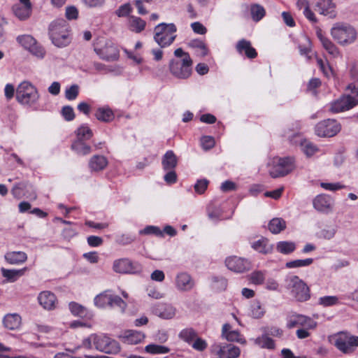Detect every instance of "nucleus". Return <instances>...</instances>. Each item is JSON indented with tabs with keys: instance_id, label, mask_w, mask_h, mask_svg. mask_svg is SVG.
I'll list each match as a JSON object with an SVG mask.
<instances>
[{
	"instance_id": "obj_45",
	"label": "nucleus",
	"mask_w": 358,
	"mask_h": 358,
	"mask_svg": "<svg viewBox=\"0 0 358 358\" xmlns=\"http://www.w3.org/2000/svg\"><path fill=\"white\" fill-rule=\"evenodd\" d=\"M145 350L146 352L152 355H162L170 352V349L168 347L156 344L148 345L145 346Z\"/></svg>"
},
{
	"instance_id": "obj_16",
	"label": "nucleus",
	"mask_w": 358,
	"mask_h": 358,
	"mask_svg": "<svg viewBox=\"0 0 358 358\" xmlns=\"http://www.w3.org/2000/svg\"><path fill=\"white\" fill-rule=\"evenodd\" d=\"M225 264L229 270L236 273L245 272L251 267V264L248 259L236 256L227 258Z\"/></svg>"
},
{
	"instance_id": "obj_55",
	"label": "nucleus",
	"mask_w": 358,
	"mask_h": 358,
	"mask_svg": "<svg viewBox=\"0 0 358 358\" xmlns=\"http://www.w3.org/2000/svg\"><path fill=\"white\" fill-rule=\"evenodd\" d=\"M265 280V274L260 271H254L250 274V280L253 284L261 285Z\"/></svg>"
},
{
	"instance_id": "obj_15",
	"label": "nucleus",
	"mask_w": 358,
	"mask_h": 358,
	"mask_svg": "<svg viewBox=\"0 0 358 358\" xmlns=\"http://www.w3.org/2000/svg\"><path fill=\"white\" fill-rule=\"evenodd\" d=\"M211 352L219 358H238L241 355L240 348L232 344H214L211 346Z\"/></svg>"
},
{
	"instance_id": "obj_49",
	"label": "nucleus",
	"mask_w": 358,
	"mask_h": 358,
	"mask_svg": "<svg viewBox=\"0 0 358 358\" xmlns=\"http://www.w3.org/2000/svg\"><path fill=\"white\" fill-rule=\"evenodd\" d=\"M141 235H155L158 237H163L164 232L159 227L155 226H147L143 229L139 231Z\"/></svg>"
},
{
	"instance_id": "obj_19",
	"label": "nucleus",
	"mask_w": 358,
	"mask_h": 358,
	"mask_svg": "<svg viewBox=\"0 0 358 358\" xmlns=\"http://www.w3.org/2000/svg\"><path fill=\"white\" fill-rule=\"evenodd\" d=\"M221 336L229 342H236L245 344L246 341L240 331L232 328L231 325L226 323L222 326Z\"/></svg>"
},
{
	"instance_id": "obj_44",
	"label": "nucleus",
	"mask_w": 358,
	"mask_h": 358,
	"mask_svg": "<svg viewBox=\"0 0 358 358\" xmlns=\"http://www.w3.org/2000/svg\"><path fill=\"white\" fill-rule=\"evenodd\" d=\"M301 148L303 152L308 157L319 152V148L315 144L306 140L301 142Z\"/></svg>"
},
{
	"instance_id": "obj_22",
	"label": "nucleus",
	"mask_w": 358,
	"mask_h": 358,
	"mask_svg": "<svg viewBox=\"0 0 358 358\" xmlns=\"http://www.w3.org/2000/svg\"><path fill=\"white\" fill-rule=\"evenodd\" d=\"M236 49L240 55H245L250 59H255L257 56V52L252 46L251 42L245 39L238 41L236 43Z\"/></svg>"
},
{
	"instance_id": "obj_60",
	"label": "nucleus",
	"mask_w": 358,
	"mask_h": 358,
	"mask_svg": "<svg viewBox=\"0 0 358 358\" xmlns=\"http://www.w3.org/2000/svg\"><path fill=\"white\" fill-rule=\"evenodd\" d=\"M62 115L67 121H71L75 117L74 111L72 107L69 106H64L62 109Z\"/></svg>"
},
{
	"instance_id": "obj_5",
	"label": "nucleus",
	"mask_w": 358,
	"mask_h": 358,
	"mask_svg": "<svg viewBox=\"0 0 358 358\" xmlns=\"http://www.w3.org/2000/svg\"><path fill=\"white\" fill-rule=\"evenodd\" d=\"M332 339L334 346L344 354L352 353L358 347V336L347 331L337 333Z\"/></svg>"
},
{
	"instance_id": "obj_35",
	"label": "nucleus",
	"mask_w": 358,
	"mask_h": 358,
	"mask_svg": "<svg viewBox=\"0 0 358 358\" xmlns=\"http://www.w3.org/2000/svg\"><path fill=\"white\" fill-rule=\"evenodd\" d=\"M252 248L256 251L263 254L269 253L273 249L272 245L269 244L268 239L264 237L254 241L252 243Z\"/></svg>"
},
{
	"instance_id": "obj_6",
	"label": "nucleus",
	"mask_w": 358,
	"mask_h": 358,
	"mask_svg": "<svg viewBox=\"0 0 358 358\" xmlns=\"http://www.w3.org/2000/svg\"><path fill=\"white\" fill-rule=\"evenodd\" d=\"M94 303L99 308L117 306L122 311L127 307V303L119 296L113 294L110 289L105 290L97 294L94 299Z\"/></svg>"
},
{
	"instance_id": "obj_31",
	"label": "nucleus",
	"mask_w": 358,
	"mask_h": 358,
	"mask_svg": "<svg viewBox=\"0 0 358 358\" xmlns=\"http://www.w3.org/2000/svg\"><path fill=\"white\" fill-rule=\"evenodd\" d=\"M27 270V267H24L21 269H6L2 268L1 273L8 282H13L17 280L20 277L23 276Z\"/></svg>"
},
{
	"instance_id": "obj_64",
	"label": "nucleus",
	"mask_w": 358,
	"mask_h": 358,
	"mask_svg": "<svg viewBox=\"0 0 358 358\" xmlns=\"http://www.w3.org/2000/svg\"><path fill=\"white\" fill-rule=\"evenodd\" d=\"M208 185L207 180H199L194 185L195 191L199 194H202L205 192Z\"/></svg>"
},
{
	"instance_id": "obj_32",
	"label": "nucleus",
	"mask_w": 358,
	"mask_h": 358,
	"mask_svg": "<svg viewBox=\"0 0 358 358\" xmlns=\"http://www.w3.org/2000/svg\"><path fill=\"white\" fill-rule=\"evenodd\" d=\"M5 259L10 264H20L27 261V255L21 251L8 252L5 255Z\"/></svg>"
},
{
	"instance_id": "obj_58",
	"label": "nucleus",
	"mask_w": 358,
	"mask_h": 358,
	"mask_svg": "<svg viewBox=\"0 0 358 358\" xmlns=\"http://www.w3.org/2000/svg\"><path fill=\"white\" fill-rule=\"evenodd\" d=\"M208 346L206 341L201 338H196L193 341L192 347L198 351H203Z\"/></svg>"
},
{
	"instance_id": "obj_43",
	"label": "nucleus",
	"mask_w": 358,
	"mask_h": 358,
	"mask_svg": "<svg viewBox=\"0 0 358 358\" xmlns=\"http://www.w3.org/2000/svg\"><path fill=\"white\" fill-rule=\"evenodd\" d=\"M276 249L279 252L287 255L295 250L296 245L291 241H280L278 243Z\"/></svg>"
},
{
	"instance_id": "obj_9",
	"label": "nucleus",
	"mask_w": 358,
	"mask_h": 358,
	"mask_svg": "<svg viewBox=\"0 0 358 358\" xmlns=\"http://www.w3.org/2000/svg\"><path fill=\"white\" fill-rule=\"evenodd\" d=\"M331 34L333 38L341 45L350 44L357 38L355 29L352 27L345 24L335 26L331 29Z\"/></svg>"
},
{
	"instance_id": "obj_37",
	"label": "nucleus",
	"mask_w": 358,
	"mask_h": 358,
	"mask_svg": "<svg viewBox=\"0 0 358 358\" xmlns=\"http://www.w3.org/2000/svg\"><path fill=\"white\" fill-rule=\"evenodd\" d=\"M85 141L76 140L71 145V149L77 154L86 155L90 153L91 147L86 144Z\"/></svg>"
},
{
	"instance_id": "obj_27",
	"label": "nucleus",
	"mask_w": 358,
	"mask_h": 358,
	"mask_svg": "<svg viewBox=\"0 0 358 358\" xmlns=\"http://www.w3.org/2000/svg\"><path fill=\"white\" fill-rule=\"evenodd\" d=\"M120 338L124 343L135 345L141 343L145 338V335L141 331L127 330L125 331Z\"/></svg>"
},
{
	"instance_id": "obj_10",
	"label": "nucleus",
	"mask_w": 358,
	"mask_h": 358,
	"mask_svg": "<svg viewBox=\"0 0 358 358\" xmlns=\"http://www.w3.org/2000/svg\"><path fill=\"white\" fill-rule=\"evenodd\" d=\"M341 129V124L336 120L327 119L318 122L315 132L320 137H333Z\"/></svg>"
},
{
	"instance_id": "obj_48",
	"label": "nucleus",
	"mask_w": 358,
	"mask_h": 358,
	"mask_svg": "<svg viewBox=\"0 0 358 358\" xmlns=\"http://www.w3.org/2000/svg\"><path fill=\"white\" fill-rule=\"evenodd\" d=\"M179 336L184 341L190 343L196 338L197 334L193 329L189 328L181 331Z\"/></svg>"
},
{
	"instance_id": "obj_63",
	"label": "nucleus",
	"mask_w": 358,
	"mask_h": 358,
	"mask_svg": "<svg viewBox=\"0 0 358 358\" xmlns=\"http://www.w3.org/2000/svg\"><path fill=\"white\" fill-rule=\"evenodd\" d=\"M201 144L204 150H209L214 146L215 141L211 136H203L201 139Z\"/></svg>"
},
{
	"instance_id": "obj_50",
	"label": "nucleus",
	"mask_w": 358,
	"mask_h": 358,
	"mask_svg": "<svg viewBox=\"0 0 358 358\" xmlns=\"http://www.w3.org/2000/svg\"><path fill=\"white\" fill-rule=\"evenodd\" d=\"M351 75L355 81L348 85V89L351 91L353 98L355 99L357 105L358 104V76L355 75L353 70H351Z\"/></svg>"
},
{
	"instance_id": "obj_8",
	"label": "nucleus",
	"mask_w": 358,
	"mask_h": 358,
	"mask_svg": "<svg viewBox=\"0 0 358 358\" xmlns=\"http://www.w3.org/2000/svg\"><path fill=\"white\" fill-rule=\"evenodd\" d=\"M192 61L172 59L169 62V69L171 74L178 79H187L192 72Z\"/></svg>"
},
{
	"instance_id": "obj_42",
	"label": "nucleus",
	"mask_w": 358,
	"mask_h": 358,
	"mask_svg": "<svg viewBox=\"0 0 358 358\" xmlns=\"http://www.w3.org/2000/svg\"><path fill=\"white\" fill-rule=\"evenodd\" d=\"M250 10L252 18L255 22H259L261 20L266 14V11L264 7L259 4L251 5Z\"/></svg>"
},
{
	"instance_id": "obj_1",
	"label": "nucleus",
	"mask_w": 358,
	"mask_h": 358,
	"mask_svg": "<svg viewBox=\"0 0 358 358\" xmlns=\"http://www.w3.org/2000/svg\"><path fill=\"white\" fill-rule=\"evenodd\" d=\"M49 36L52 43L58 48L67 46L71 41L69 26L63 20L53 21L49 26Z\"/></svg>"
},
{
	"instance_id": "obj_33",
	"label": "nucleus",
	"mask_w": 358,
	"mask_h": 358,
	"mask_svg": "<svg viewBox=\"0 0 358 358\" xmlns=\"http://www.w3.org/2000/svg\"><path fill=\"white\" fill-rule=\"evenodd\" d=\"M177 157L172 150L167 151L162 158V166L166 171L173 170L177 166Z\"/></svg>"
},
{
	"instance_id": "obj_46",
	"label": "nucleus",
	"mask_w": 358,
	"mask_h": 358,
	"mask_svg": "<svg viewBox=\"0 0 358 358\" xmlns=\"http://www.w3.org/2000/svg\"><path fill=\"white\" fill-rule=\"evenodd\" d=\"M313 262V259L312 258H308L305 259H295L290 262H287L285 264V266L287 268L306 267L312 264Z\"/></svg>"
},
{
	"instance_id": "obj_3",
	"label": "nucleus",
	"mask_w": 358,
	"mask_h": 358,
	"mask_svg": "<svg viewBox=\"0 0 358 358\" xmlns=\"http://www.w3.org/2000/svg\"><path fill=\"white\" fill-rule=\"evenodd\" d=\"M177 27L173 23H160L154 29V39L161 47L170 46L176 38Z\"/></svg>"
},
{
	"instance_id": "obj_12",
	"label": "nucleus",
	"mask_w": 358,
	"mask_h": 358,
	"mask_svg": "<svg viewBox=\"0 0 358 358\" xmlns=\"http://www.w3.org/2000/svg\"><path fill=\"white\" fill-rule=\"evenodd\" d=\"M96 349L108 354H117L120 350L119 343L106 335L96 334Z\"/></svg>"
},
{
	"instance_id": "obj_59",
	"label": "nucleus",
	"mask_w": 358,
	"mask_h": 358,
	"mask_svg": "<svg viewBox=\"0 0 358 358\" xmlns=\"http://www.w3.org/2000/svg\"><path fill=\"white\" fill-rule=\"evenodd\" d=\"M135 240L136 237L131 234H122L117 238V242L120 245H125L133 243Z\"/></svg>"
},
{
	"instance_id": "obj_28",
	"label": "nucleus",
	"mask_w": 358,
	"mask_h": 358,
	"mask_svg": "<svg viewBox=\"0 0 358 358\" xmlns=\"http://www.w3.org/2000/svg\"><path fill=\"white\" fill-rule=\"evenodd\" d=\"M127 26L130 31L139 34L145 29L146 22L139 17L130 15L127 20Z\"/></svg>"
},
{
	"instance_id": "obj_36",
	"label": "nucleus",
	"mask_w": 358,
	"mask_h": 358,
	"mask_svg": "<svg viewBox=\"0 0 358 358\" xmlns=\"http://www.w3.org/2000/svg\"><path fill=\"white\" fill-rule=\"evenodd\" d=\"M319 38L322 46L329 55L333 57H338L340 55V52L337 47L329 39L321 35L319 36Z\"/></svg>"
},
{
	"instance_id": "obj_26",
	"label": "nucleus",
	"mask_w": 358,
	"mask_h": 358,
	"mask_svg": "<svg viewBox=\"0 0 358 358\" xmlns=\"http://www.w3.org/2000/svg\"><path fill=\"white\" fill-rule=\"evenodd\" d=\"M2 323L6 329L17 330L21 327L22 317L18 313H8L3 316Z\"/></svg>"
},
{
	"instance_id": "obj_30",
	"label": "nucleus",
	"mask_w": 358,
	"mask_h": 358,
	"mask_svg": "<svg viewBox=\"0 0 358 358\" xmlns=\"http://www.w3.org/2000/svg\"><path fill=\"white\" fill-rule=\"evenodd\" d=\"M96 118L103 122H110L115 118L113 111L108 106H103L98 108L94 113Z\"/></svg>"
},
{
	"instance_id": "obj_20",
	"label": "nucleus",
	"mask_w": 358,
	"mask_h": 358,
	"mask_svg": "<svg viewBox=\"0 0 358 358\" xmlns=\"http://www.w3.org/2000/svg\"><path fill=\"white\" fill-rule=\"evenodd\" d=\"M15 15L20 20H25L31 14L32 5L30 0H20V3L13 7Z\"/></svg>"
},
{
	"instance_id": "obj_47",
	"label": "nucleus",
	"mask_w": 358,
	"mask_h": 358,
	"mask_svg": "<svg viewBox=\"0 0 358 358\" xmlns=\"http://www.w3.org/2000/svg\"><path fill=\"white\" fill-rule=\"evenodd\" d=\"M69 306L70 311L75 316L84 317L87 315V309L76 302H71Z\"/></svg>"
},
{
	"instance_id": "obj_57",
	"label": "nucleus",
	"mask_w": 358,
	"mask_h": 358,
	"mask_svg": "<svg viewBox=\"0 0 358 358\" xmlns=\"http://www.w3.org/2000/svg\"><path fill=\"white\" fill-rule=\"evenodd\" d=\"M78 85H72L69 88L66 89L65 92L66 98L68 100H74L78 95Z\"/></svg>"
},
{
	"instance_id": "obj_40",
	"label": "nucleus",
	"mask_w": 358,
	"mask_h": 358,
	"mask_svg": "<svg viewBox=\"0 0 358 358\" xmlns=\"http://www.w3.org/2000/svg\"><path fill=\"white\" fill-rule=\"evenodd\" d=\"M77 140L87 141L93 136V132L87 124H83L76 131Z\"/></svg>"
},
{
	"instance_id": "obj_25",
	"label": "nucleus",
	"mask_w": 358,
	"mask_h": 358,
	"mask_svg": "<svg viewBox=\"0 0 358 358\" xmlns=\"http://www.w3.org/2000/svg\"><path fill=\"white\" fill-rule=\"evenodd\" d=\"M38 301L40 305L46 310H52L56 307L57 298L50 291H43L38 296Z\"/></svg>"
},
{
	"instance_id": "obj_52",
	"label": "nucleus",
	"mask_w": 358,
	"mask_h": 358,
	"mask_svg": "<svg viewBox=\"0 0 358 358\" xmlns=\"http://www.w3.org/2000/svg\"><path fill=\"white\" fill-rule=\"evenodd\" d=\"M317 64L320 67L321 71L326 77L329 78L331 76L333 75L332 69L329 65L327 61H324L322 59L320 58H317Z\"/></svg>"
},
{
	"instance_id": "obj_7",
	"label": "nucleus",
	"mask_w": 358,
	"mask_h": 358,
	"mask_svg": "<svg viewBox=\"0 0 358 358\" xmlns=\"http://www.w3.org/2000/svg\"><path fill=\"white\" fill-rule=\"evenodd\" d=\"M295 169L292 157H274L270 165L269 173L272 178L283 177Z\"/></svg>"
},
{
	"instance_id": "obj_11",
	"label": "nucleus",
	"mask_w": 358,
	"mask_h": 358,
	"mask_svg": "<svg viewBox=\"0 0 358 358\" xmlns=\"http://www.w3.org/2000/svg\"><path fill=\"white\" fill-rule=\"evenodd\" d=\"M114 271L120 273H138L142 271V266L138 262H134L127 258H122L114 261Z\"/></svg>"
},
{
	"instance_id": "obj_51",
	"label": "nucleus",
	"mask_w": 358,
	"mask_h": 358,
	"mask_svg": "<svg viewBox=\"0 0 358 358\" xmlns=\"http://www.w3.org/2000/svg\"><path fill=\"white\" fill-rule=\"evenodd\" d=\"M133 8L129 3H126L121 5L115 12V15L119 17L130 16Z\"/></svg>"
},
{
	"instance_id": "obj_53",
	"label": "nucleus",
	"mask_w": 358,
	"mask_h": 358,
	"mask_svg": "<svg viewBox=\"0 0 358 358\" xmlns=\"http://www.w3.org/2000/svg\"><path fill=\"white\" fill-rule=\"evenodd\" d=\"M338 303V297L336 296H325L319 299V304L324 306H332Z\"/></svg>"
},
{
	"instance_id": "obj_21",
	"label": "nucleus",
	"mask_w": 358,
	"mask_h": 358,
	"mask_svg": "<svg viewBox=\"0 0 358 358\" xmlns=\"http://www.w3.org/2000/svg\"><path fill=\"white\" fill-rule=\"evenodd\" d=\"M176 288L182 292H188L194 287V281L189 274L185 272L178 273L176 278Z\"/></svg>"
},
{
	"instance_id": "obj_23",
	"label": "nucleus",
	"mask_w": 358,
	"mask_h": 358,
	"mask_svg": "<svg viewBox=\"0 0 358 358\" xmlns=\"http://www.w3.org/2000/svg\"><path fill=\"white\" fill-rule=\"evenodd\" d=\"M313 206L318 211L328 213L332 210V199L326 194H320L314 199Z\"/></svg>"
},
{
	"instance_id": "obj_14",
	"label": "nucleus",
	"mask_w": 358,
	"mask_h": 358,
	"mask_svg": "<svg viewBox=\"0 0 358 358\" xmlns=\"http://www.w3.org/2000/svg\"><path fill=\"white\" fill-rule=\"evenodd\" d=\"M17 41L32 55L38 58H43L45 55L44 49L37 43L36 41L31 35H22L17 38Z\"/></svg>"
},
{
	"instance_id": "obj_61",
	"label": "nucleus",
	"mask_w": 358,
	"mask_h": 358,
	"mask_svg": "<svg viewBox=\"0 0 358 358\" xmlns=\"http://www.w3.org/2000/svg\"><path fill=\"white\" fill-rule=\"evenodd\" d=\"M96 334H92L87 338L84 339L83 341V347L92 349L94 348L96 349Z\"/></svg>"
},
{
	"instance_id": "obj_29",
	"label": "nucleus",
	"mask_w": 358,
	"mask_h": 358,
	"mask_svg": "<svg viewBox=\"0 0 358 358\" xmlns=\"http://www.w3.org/2000/svg\"><path fill=\"white\" fill-rule=\"evenodd\" d=\"M316 6L320 14L327 15L329 17H335V6L331 0H317Z\"/></svg>"
},
{
	"instance_id": "obj_39",
	"label": "nucleus",
	"mask_w": 358,
	"mask_h": 358,
	"mask_svg": "<svg viewBox=\"0 0 358 358\" xmlns=\"http://www.w3.org/2000/svg\"><path fill=\"white\" fill-rule=\"evenodd\" d=\"M286 227V223L282 218H273L268 224V229L273 234H278Z\"/></svg>"
},
{
	"instance_id": "obj_18",
	"label": "nucleus",
	"mask_w": 358,
	"mask_h": 358,
	"mask_svg": "<svg viewBox=\"0 0 358 358\" xmlns=\"http://www.w3.org/2000/svg\"><path fill=\"white\" fill-rule=\"evenodd\" d=\"M302 326L307 329H313L316 327V322L310 317L302 315L294 314L287 319V327L292 329L296 327Z\"/></svg>"
},
{
	"instance_id": "obj_2",
	"label": "nucleus",
	"mask_w": 358,
	"mask_h": 358,
	"mask_svg": "<svg viewBox=\"0 0 358 358\" xmlns=\"http://www.w3.org/2000/svg\"><path fill=\"white\" fill-rule=\"evenodd\" d=\"M16 100L22 105L38 110L36 104L40 98L37 88L29 81L22 82L16 89Z\"/></svg>"
},
{
	"instance_id": "obj_54",
	"label": "nucleus",
	"mask_w": 358,
	"mask_h": 358,
	"mask_svg": "<svg viewBox=\"0 0 358 358\" xmlns=\"http://www.w3.org/2000/svg\"><path fill=\"white\" fill-rule=\"evenodd\" d=\"M336 232V229L333 227H330L320 230L317 233V236L319 238L329 240L334 237Z\"/></svg>"
},
{
	"instance_id": "obj_24",
	"label": "nucleus",
	"mask_w": 358,
	"mask_h": 358,
	"mask_svg": "<svg viewBox=\"0 0 358 358\" xmlns=\"http://www.w3.org/2000/svg\"><path fill=\"white\" fill-rule=\"evenodd\" d=\"M152 313L163 319H171L176 315V309L170 304L158 303L152 308Z\"/></svg>"
},
{
	"instance_id": "obj_62",
	"label": "nucleus",
	"mask_w": 358,
	"mask_h": 358,
	"mask_svg": "<svg viewBox=\"0 0 358 358\" xmlns=\"http://www.w3.org/2000/svg\"><path fill=\"white\" fill-rule=\"evenodd\" d=\"M208 215L209 219L213 221H217L222 219V213L219 208L211 209L208 208Z\"/></svg>"
},
{
	"instance_id": "obj_13",
	"label": "nucleus",
	"mask_w": 358,
	"mask_h": 358,
	"mask_svg": "<svg viewBox=\"0 0 358 358\" xmlns=\"http://www.w3.org/2000/svg\"><path fill=\"white\" fill-rule=\"evenodd\" d=\"M99 43H95L94 44V50L99 57L106 61H115L119 57V51L117 48L111 43H104L103 46H99Z\"/></svg>"
},
{
	"instance_id": "obj_38",
	"label": "nucleus",
	"mask_w": 358,
	"mask_h": 358,
	"mask_svg": "<svg viewBox=\"0 0 358 358\" xmlns=\"http://www.w3.org/2000/svg\"><path fill=\"white\" fill-rule=\"evenodd\" d=\"M189 45L196 49V55L199 57H205L209 52V50L205 43L201 40H193L189 43Z\"/></svg>"
},
{
	"instance_id": "obj_56",
	"label": "nucleus",
	"mask_w": 358,
	"mask_h": 358,
	"mask_svg": "<svg viewBox=\"0 0 358 358\" xmlns=\"http://www.w3.org/2000/svg\"><path fill=\"white\" fill-rule=\"evenodd\" d=\"M320 186L326 190L332 191V192L339 190V189H341L345 187V186L341 184L340 182H335V183L322 182L320 184Z\"/></svg>"
},
{
	"instance_id": "obj_17",
	"label": "nucleus",
	"mask_w": 358,
	"mask_h": 358,
	"mask_svg": "<svg viewBox=\"0 0 358 358\" xmlns=\"http://www.w3.org/2000/svg\"><path fill=\"white\" fill-rule=\"evenodd\" d=\"M355 106L357 103L352 96H343L331 103L329 110L334 113H338L348 110Z\"/></svg>"
},
{
	"instance_id": "obj_4",
	"label": "nucleus",
	"mask_w": 358,
	"mask_h": 358,
	"mask_svg": "<svg viewBox=\"0 0 358 358\" xmlns=\"http://www.w3.org/2000/svg\"><path fill=\"white\" fill-rule=\"evenodd\" d=\"M287 288L292 296L298 301L304 302L310 298V288L306 283L297 275L286 279Z\"/></svg>"
},
{
	"instance_id": "obj_41",
	"label": "nucleus",
	"mask_w": 358,
	"mask_h": 358,
	"mask_svg": "<svg viewBox=\"0 0 358 358\" xmlns=\"http://www.w3.org/2000/svg\"><path fill=\"white\" fill-rule=\"evenodd\" d=\"M255 343L262 348L272 350L275 348L274 341L266 335L257 338L255 340Z\"/></svg>"
},
{
	"instance_id": "obj_34",
	"label": "nucleus",
	"mask_w": 358,
	"mask_h": 358,
	"mask_svg": "<svg viewBox=\"0 0 358 358\" xmlns=\"http://www.w3.org/2000/svg\"><path fill=\"white\" fill-rule=\"evenodd\" d=\"M108 164L107 159L101 155H94L90 161V168L94 171L104 169Z\"/></svg>"
}]
</instances>
